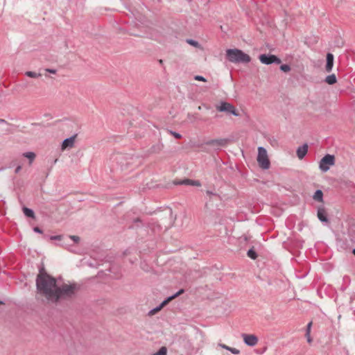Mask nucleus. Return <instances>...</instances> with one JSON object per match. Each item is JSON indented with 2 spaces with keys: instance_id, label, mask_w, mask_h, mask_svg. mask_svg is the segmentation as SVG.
<instances>
[{
  "instance_id": "nucleus-1",
  "label": "nucleus",
  "mask_w": 355,
  "mask_h": 355,
  "mask_svg": "<svg viewBox=\"0 0 355 355\" xmlns=\"http://www.w3.org/2000/svg\"><path fill=\"white\" fill-rule=\"evenodd\" d=\"M36 286L38 292L48 300L53 302L58 301V295L55 294L58 284L55 278L40 272L36 279Z\"/></svg>"
},
{
  "instance_id": "nucleus-2",
  "label": "nucleus",
  "mask_w": 355,
  "mask_h": 355,
  "mask_svg": "<svg viewBox=\"0 0 355 355\" xmlns=\"http://www.w3.org/2000/svg\"><path fill=\"white\" fill-rule=\"evenodd\" d=\"M226 56L227 60L234 63H248L250 62V57L237 49H230L226 51Z\"/></svg>"
},
{
  "instance_id": "nucleus-3",
  "label": "nucleus",
  "mask_w": 355,
  "mask_h": 355,
  "mask_svg": "<svg viewBox=\"0 0 355 355\" xmlns=\"http://www.w3.org/2000/svg\"><path fill=\"white\" fill-rule=\"evenodd\" d=\"M77 290L78 286L76 284H63L60 286L58 285L57 291L55 293V294L58 295V300L60 298L71 297L75 294Z\"/></svg>"
},
{
  "instance_id": "nucleus-4",
  "label": "nucleus",
  "mask_w": 355,
  "mask_h": 355,
  "mask_svg": "<svg viewBox=\"0 0 355 355\" xmlns=\"http://www.w3.org/2000/svg\"><path fill=\"white\" fill-rule=\"evenodd\" d=\"M257 162L259 165L263 169H268L270 167V161L268 159L266 150L263 147L258 148Z\"/></svg>"
},
{
  "instance_id": "nucleus-5",
  "label": "nucleus",
  "mask_w": 355,
  "mask_h": 355,
  "mask_svg": "<svg viewBox=\"0 0 355 355\" xmlns=\"http://www.w3.org/2000/svg\"><path fill=\"white\" fill-rule=\"evenodd\" d=\"M335 164V157L332 155L327 154L324 156L319 163V168L322 172H327L331 166Z\"/></svg>"
},
{
  "instance_id": "nucleus-6",
  "label": "nucleus",
  "mask_w": 355,
  "mask_h": 355,
  "mask_svg": "<svg viewBox=\"0 0 355 355\" xmlns=\"http://www.w3.org/2000/svg\"><path fill=\"white\" fill-rule=\"evenodd\" d=\"M259 60L261 63L265 64H270L272 63H281V60L274 55L261 54L259 55Z\"/></svg>"
},
{
  "instance_id": "nucleus-7",
  "label": "nucleus",
  "mask_w": 355,
  "mask_h": 355,
  "mask_svg": "<svg viewBox=\"0 0 355 355\" xmlns=\"http://www.w3.org/2000/svg\"><path fill=\"white\" fill-rule=\"evenodd\" d=\"M227 143V139H217L207 141L206 145L211 146L214 150H219L221 147L225 146Z\"/></svg>"
},
{
  "instance_id": "nucleus-8",
  "label": "nucleus",
  "mask_w": 355,
  "mask_h": 355,
  "mask_svg": "<svg viewBox=\"0 0 355 355\" xmlns=\"http://www.w3.org/2000/svg\"><path fill=\"white\" fill-rule=\"evenodd\" d=\"M184 292V289H180L178 292H177L175 294L168 297L166 300H164L162 304L152 309L150 311V314L153 315V314H155V313H157V311H160L165 305H166L171 300H172L173 299L177 297L178 296H179L180 295L182 294Z\"/></svg>"
},
{
  "instance_id": "nucleus-9",
  "label": "nucleus",
  "mask_w": 355,
  "mask_h": 355,
  "mask_svg": "<svg viewBox=\"0 0 355 355\" xmlns=\"http://www.w3.org/2000/svg\"><path fill=\"white\" fill-rule=\"evenodd\" d=\"M217 110L220 112H230L236 116L239 115V112L236 110L235 107L232 104H230L229 103H226V102L221 103L220 106H218L217 107Z\"/></svg>"
},
{
  "instance_id": "nucleus-10",
  "label": "nucleus",
  "mask_w": 355,
  "mask_h": 355,
  "mask_svg": "<svg viewBox=\"0 0 355 355\" xmlns=\"http://www.w3.org/2000/svg\"><path fill=\"white\" fill-rule=\"evenodd\" d=\"M245 345L254 347L258 343V338L254 334H243L241 335Z\"/></svg>"
},
{
  "instance_id": "nucleus-11",
  "label": "nucleus",
  "mask_w": 355,
  "mask_h": 355,
  "mask_svg": "<svg viewBox=\"0 0 355 355\" xmlns=\"http://www.w3.org/2000/svg\"><path fill=\"white\" fill-rule=\"evenodd\" d=\"M76 136H77V135H74L67 139H65L62 141V146H61L62 151H64L66 149L72 148L74 146Z\"/></svg>"
},
{
  "instance_id": "nucleus-12",
  "label": "nucleus",
  "mask_w": 355,
  "mask_h": 355,
  "mask_svg": "<svg viewBox=\"0 0 355 355\" xmlns=\"http://www.w3.org/2000/svg\"><path fill=\"white\" fill-rule=\"evenodd\" d=\"M334 66V55L333 54L329 53L327 55V64L325 67V69L327 72H330L332 70Z\"/></svg>"
},
{
  "instance_id": "nucleus-13",
  "label": "nucleus",
  "mask_w": 355,
  "mask_h": 355,
  "mask_svg": "<svg viewBox=\"0 0 355 355\" xmlns=\"http://www.w3.org/2000/svg\"><path fill=\"white\" fill-rule=\"evenodd\" d=\"M308 151V145L304 144L300 146L297 150V155L300 159H302L306 155Z\"/></svg>"
},
{
  "instance_id": "nucleus-14",
  "label": "nucleus",
  "mask_w": 355,
  "mask_h": 355,
  "mask_svg": "<svg viewBox=\"0 0 355 355\" xmlns=\"http://www.w3.org/2000/svg\"><path fill=\"white\" fill-rule=\"evenodd\" d=\"M312 324H313L312 322H309L307 324L306 328L305 336H306V340L309 343H311L313 341V339L311 336V331Z\"/></svg>"
},
{
  "instance_id": "nucleus-15",
  "label": "nucleus",
  "mask_w": 355,
  "mask_h": 355,
  "mask_svg": "<svg viewBox=\"0 0 355 355\" xmlns=\"http://www.w3.org/2000/svg\"><path fill=\"white\" fill-rule=\"evenodd\" d=\"M318 218L322 222H327L328 219L326 215V211L323 208H319L318 210Z\"/></svg>"
},
{
  "instance_id": "nucleus-16",
  "label": "nucleus",
  "mask_w": 355,
  "mask_h": 355,
  "mask_svg": "<svg viewBox=\"0 0 355 355\" xmlns=\"http://www.w3.org/2000/svg\"><path fill=\"white\" fill-rule=\"evenodd\" d=\"M313 198L318 202H322L323 200V193L321 190H317L313 196Z\"/></svg>"
},
{
  "instance_id": "nucleus-17",
  "label": "nucleus",
  "mask_w": 355,
  "mask_h": 355,
  "mask_svg": "<svg viewBox=\"0 0 355 355\" xmlns=\"http://www.w3.org/2000/svg\"><path fill=\"white\" fill-rule=\"evenodd\" d=\"M337 81L335 74H331L326 77L325 82L329 85H333Z\"/></svg>"
},
{
  "instance_id": "nucleus-18",
  "label": "nucleus",
  "mask_w": 355,
  "mask_h": 355,
  "mask_svg": "<svg viewBox=\"0 0 355 355\" xmlns=\"http://www.w3.org/2000/svg\"><path fill=\"white\" fill-rule=\"evenodd\" d=\"M182 184L192 185V186H196V187H200L201 185L200 181L192 180H189V179L184 180L182 182Z\"/></svg>"
},
{
  "instance_id": "nucleus-19",
  "label": "nucleus",
  "mask_w": 355,
  "mask_h": 355,
  "mask_svg": "<svg viewBox=\"0 0 355 355\" xmlns=\"http://www.w3.org/2000/svg\"><path fill=\"white\" fill-rule=\"evenodd\" d=\"M23 156L28 158L30 160V164H31L35 158V154L33 152L25 153L23 154Z\"/></svg>"
},
{
  "instance_id": "nucleus-20",
  "label": "nucleus",
  "mask_w": 355,
  "mask_h": 355,
  "mask_svg": "<svg viewBox=\"0 0 355 355\" xmlns=\"http://www.w3.org/2000/svg\"><path fill=\"white\" fill-rule=\"evenodd\" d=\"M23 211H24V214L27 217L34 218V216H35L34 211L32 209H29V208L24 207L23 209Z\"/></svg>"
},
{
  "instance_id": "nucleus-21",
  "label": "nucleus",
  "mask_w": 355,
  "mask_h": 355,
  "mask_svg": "<svg viewBox=\"0 0 355 355\" xmlns=\"http://www.w3.org/2000/svg\"><path fill=\"white\" fill-rule=\"evenodd\" d=\"M25 75L27 76L28 77H30V78H39L42 75L41 73H36V72H34V71H26L25 73Z\"/></svg>"
},
{
  "instance_id": "nucleus-22",
  "label": "nucleus",
  "mask_w": 355,
  "mask_h": 355,
  "mask_svg": "<svg viewBox=\"0 0 355 355\" xmlns=\"http://www.w3.org/2000/svg\"><path fill=\"white\" fill-rule=\"evenodd\" d=\"M166 348L165 347H162L157 352L153 354V355H166Z\"/></svg>"
},
{
  "instance_id": "nucleus-23",
  "label": "nucleus",
  "mask_w": 355,
  "mask_h": 355,
  "mask_svg": "<svg viewBox=\"0 0 355 355\" xmlns=\"http://www.w3.org/2000/svg\"><path fill=\"white\" fill-rule=\"evenodd\" d=\"M247 254L252 259H255L257 258V253L252 249L249 250Z\"/></svg>"
},
{
  "instance_id": "nucleus-24",
  "label": "nucleus",
  "mask_w": 355,
  "mask_h": 355,
  "mask_svg": "<svg viewBox=\"0 0 355 355\" xmlns=\"http://www.w3.org/2000/svg\"><path fill=\"white\" fill-rule=\"evenodd\" d=\"M187 42L188 44H189L190 45L195 46V47H199V46H200L198 42L193 40L189 39L187 40Z\"/></svg>"
},
{
  "instance_id": "nucleus-25",
  "label": "nucleus",
  "mask_w": 355,
  "mask_h": 355,
  "mask_svg": "<svg viewBox=\"0 0 355 355\" xmlns=\"http://www.w3.org/2000/svg\"><path fill=\"white\" fill-rule=\"evenodd\" d=\"M280 69L284 72H288L291 70V67L288 64H282L280 66Z\"/></svg>"
},
{
  "instance_id": "nucleus-26",
  "label": "nucleus",
  "mask_w": 355,
  "mask_h": 355,
  "mask_svg": "<svg viewBox=\"0 0 355 355\" xmlns=\"http://www.w3.org/2000/svg\"><path fill=\"white\" fill-rule=\"evenodd\" d=\"M64 239H65L62 235H58V236H50L51 240H58V241H62Z\"/></svg>"
},
{
  "instance_id": "nucleus-27",
  "label": "nucleus",
  "mask_w": 355,
  "mask_h": 355,
  "mask_svg": "<svg viewBox=\"0 0 355 355\" xmlns=\"http://www.w3.org/2000/svg\"><path fill=\"white\" fill-rule=\"evenodd\" d=\"M67 239L72 240L74 243H78L80 241V238L78 236H70L66 239Z\"/></svg>"
},
{
  "instance_id": "nucleus-28",
  "label": "nucleus",
  "mask_w": 355,
  "mask_h": 355,
  "mask_svg": "<svg viewBox=\"0 0 355 355\" xmlns=\"http://www.w3.org/2000/svg\"><path fill=\"white\" fill-rule=\"evenodd\" d=\"M228 351L231 352L234 354H239L240 351L236 348L229 347Z\"/></svg>"
},
{
  "instance_id": "nucleus-29",
  "label": "nucleus",
  "mask_w": 355,
  "mask_h": 355,
  "mask_svg": "<svg viewBox=\"0 0 355 355\" xmlns=\"http://www.w3.org/2000/svg\"><path fill=\"white\" fill-rule=\"evenodd\" d=\"M194 79L196 80H199V81L206 82V79L203 76H196L194 77Z\"/></svg>"
},
{
  "instance_id": "nucleus-30",
  "label": "nucleus",
  "mask_w": 355,
  "mask_h": 355,
  "mask_svg": "<svg viewBox=\"0 0 355 355\" xmlns=\"http://www.w3.org/2000/svg\"><path fill=\"white\" fill-rule=\"evenodd\" d=\"M44 70H45V71L49 72V73H52V74H55L56 72H57V70L54 69L46 68Z\"/></svg>"
},
{
  "instance_id": "nucleus-31",
  "label": "nucleus",
  "mask_w": 355,
  "mask_h": 355,
  "mask_svg": "<svg viewBox=\"0 0 355 355\" xmlns=\"http://www.w3.org/2000/svg\"><path fill=\"white\" fill-rule=\"evenodd\" d=\"M171 133L176 138L180 139L182 137L181 135L175 132L171 131Z\"/></svg>"
},
{
  "instance_id": "nucleus-32",
  "label": "nucleus",
  "mask_w": 355,
  "mask_h": 355,
  "mask_svg": "<svg viewBox=\"0 0 355 355\" xmlns=\"http://www.w3.org/2000/svg\"><path fill=\"white\" fill-rule=\"evenodd\" d=\"M33 231L35 232L40 233V234L42 233V230L40 227H35L33 228Z\"/></svg>"
},
{
  "instance_id": "nucleus-33",
  "label": "nucleus",
  "mask_w": 355,
  "mask_h": 355,
  "mask_svg": "<svg viewBox=\"0 0 355 355\" xmlns=\"http://www.w3.org/2000/svg\"><path fill=\"white\" fill-rule=\"evenodd\" d=\"M218 346H219V347H222V348H223V349H227V350H228V349H229V347H230L229 346H227V345H225V344H222V343H219V344H218Z\"/></svg>"
},
{
  "instance_id": "nucleus-34",
  "label": "nucleus",
  "mask_w": 355,
  "mask_h": 355,
  "mask_svg": "<svg viewBox=\"0 0 355 355\" xmlns=\"http://www.w3.org/2000/svg\"><path fill=\"white\" fill-rule=\"evenodd\" d=\"M207 194L209 196H218V195L211 191H207Z\"/></svg>"
},
{
  "instance_id": "nucleus-35",
  "label": "nucleus",
  "mask_w": 355,
  "mask_h": 355,
  "mask_svg": "<svg viewBox=\"0 0 355 355\" xmlns=\"http://www.w3.org/2000/svg\"><path fill=\"white\" fill-rule=\"evenodd\" d=\"M20 170H21V166H17L15 169V173H19Z\"/></svg>"
},
{
  "instance_id": "nucleus-36",
  "label": "nucleus",
  "mask_w": 355,
  "mask_h": 355,
  "mask_svg": "<svg viewBox=\"0 0 355 355\" xmlns=\"http://www.w3.org/2000/svg\"><path fill=\"white\" fill-rule=\"evenodd\" d=\"M155 40H158V37L157 36H152Z\"/></svg>"
},
{
  "instance_id": "nucleus-37",
  "label": "nucleus",
  "mask_w": 355,
  "mask_h": 355,
  "mask_svg": "<svg viewBox=\"0 0 355 355\" xmlns=\"http://www.w3.org/2000/svg\"><path fill=\"white\" fill-rule=\"evenodd\" d=\"M353 254L355 255V248L353 250Z\"/></svg>"
},
{
  "instance_id": "nucleus-38",
  "label": "nucleus",
  "mask_w": 355,
  "mask_h": 355,
  "mask_svg": "<svg viewBox=\"0 0 355 355\" xmlns=\"http://www.w3.org/2000/svg\"><path fill=\"white\" fill-rule=\"evenodd\" d=\"M3 302L1 301H0V304H1Z\"/></svg>"
}]
</instances>
